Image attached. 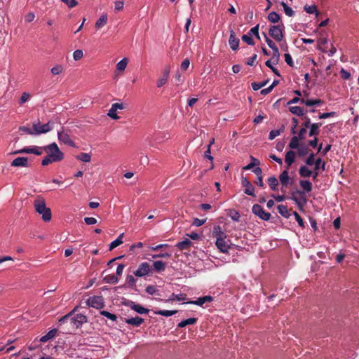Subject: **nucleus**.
I'll return each instance as SVG.
<instances>
[{"mask_svg": "<svg viewBox=\"0 0 359 359\" xmlns=\"http://www.w3.org/2000/svg\"><path fill=\"white\" fill-rule=\"evenodd\" d=\"M57 332V330L55 328L50 330V331L48 332V333L46 335L42 336L39 339V341L43 342V343L48 341V340L53 339L56 335Z\"/></svg>", "mask_w": 359, "mask_h": 359, "instance_id": "nucleus-22", "label": "nucleus"}, {"mask_svg": "<svg viewBox=\"0 0 359 359\" xmlns=\"http://www.w3.org/2000/svg\"><path fill=\"white\" fill-rule=\"evenodd\" d=\"M228 215L231 218V219L234 222H239L241 215L240 213L234 210V209H230L229 210Z\"/></svg>", "mask_w": 359, "mask_h": 359, "instance_id": "nucleus-34", "label": "nucleus"}, {"mask_svg": "<svg viewBox=\"0 0 359 359\" xmlns=\"http://www.w3.org/2000/svg\"><path fill=\"white\" fill-rule=\"evenodd\" d=\"M215 245L217 248L220 250V252L224 253H227L229 252V249L230 248V246L226 242L225 238L216 240Z\"/></svg>", "mask_w": 359, "mask_h": 359, "instance_id": "nucleus-18", "label": "nucleus"}, {"mask_svg": "<svg viewBox=\"0 0 359 359\" xmlns=\"http://www.w3.org/2000/svg\"><path fill=\"white\" fill-rule=\"evenodd\" d=\"M212 233V236L215 237L216 240L226 238V233L222 231L221 226L219 225H215L213 226Z\"/></svg>", "mask_w": 359, "mask_h": 359, "instance_id": "nucleus-19", "label": "nucleus"}, {"mask_svg": "<svg viewBox=\"0 0 359 359\" xmlns=\"http://www.w3.org/2000/svg\"><path fill=\"white\" fill-rule=\"evenodd\" d=\"M299 186L302 190L297 189L291 193L290 198L292 200L300 210H303L304 205L307 203L305 194L311 192L313 189L312 183L309 180H301Z\"/></svg>", "mask_w": 359, "mask_h": 359, "instance_id": "nucleus-1", "label": "nucleus"}, {"mask_svg": "<svg viewBox=\"0 0 359 359\" xmlns=\"http://www.w3.org/2000/svg\"><path fill=\"white\" fill-rule=\"evenodd\" d=\"M267 19L269 22L272 23H277L279 22L280 17L278 13L275 11H271V13H269Z\"/></svg>", "mask_w": 359, "mask_h": 359, "instance_id": "nucleus-31", "label": "nucleus"}, {"mask_svg": "<svg viewBox=\"0 0 359 359\" xmlns=\"http://www.w3.org/2000/svg\"><path fill=\"white\" fill-rule=\"evenodd\" d=\"M190 65V61L188 58L184 59L181 63L180 68L182 71H186Z\"/></svg>", "mask_w": 359, "mask_h": 359, "instance_id": "nucleus-64", "label": "nucleus"}, {"mask_svg": "<svg viewBox=\"0 0 359 359\" xmlns=\"http://www.w3.org/2000/svg\"><path fill=\"white\" fill-rule=\"evenodd\" d=\"M12 167H28V158L27 157H18L15 158L11 163Z\"/></svg>", "mask_w": 359, "mask_h": 359, "instance_id": "nucleus-16", "label": "nucleus"}, {"mask_svg": "<svg viewBox=\"0 0 359 359\" xmlns=\"http://www.w3.org/2000/svg\"><path fill=\"white\" fill-rule=\"evenodd\" d=\"M151 271V266L147 262H142L139 265L138 269L134 271V275L137 277H144L149 275Z\"/></svg>", "mask_w": 359, "mask_h": 359, "instance_id": "nucleus-10", "label": "nucleus"}, {"mask_svg": "<svg viewBox=\"0 0 359 359\" xmlns=\"http://www.w3.org/2000/svg\"><path fill=\"white\" fill-rule=\"evenodd\" d=\"M86 304L96 309H101L104 307V299L102 296H93L86 300Z\"/></svg>", "mask_w": 359, "mask_h": 359, "instance_id": "nucleus-9", "label": "nucleus"}, {"mask_svg": "<svg viewBox=\"0 0 359 359\" xmlns=\"http://www.w3.org/2000/svg\"><path fill=\"white\" fill-rule=\"evenodd\" d=\"M76 159L83 162L88 163L91 160V156L88 153H81L79 155L76 156Z\"/></svg>", "mask_w": 359, "mask_h": 359, "instance_id": "nucleus-37", "label": "nucleus"}, {"mask_svg": "<svg viewBox=\"0 0 359 359\" xmlns=\"http://www.w3.org/2000/svg\"><path fill=\"white\" fill-rule=\"evenodd\" d=\"M248 34H250L251 36L254 35L257 39H260L259 34V25H257L256 26L251 28L248 32Z\"/></svg>", "mask_w": 359, "mask_h": 359, "instance_id": "nucleus-46", "label": "nucleus"}, {"mask_svg": "<svg viewBox=\"0 0 359 359\" xmlns=\"http://www.w3.org/2000/svg\"><path fill=\"white\" fill-rule=\"evenodd\" d=\"M285 26L283 22L278 25H272L269 29V36L275 41L280 42L284 39Z\"/></svg>", "mask_w": 359, "mask_h": 359, "instance_id": "nucleus-6", "label": "nucleus"}, {"mask_svg": "<svg viewBox=\"0 0 359 359\" xmlns=\"http://www.w3.org/2000/svg\"><path fill=\"white\" fill-rule=\"evenodd\" d=\"M168 79L166 78V77H163V76L162 75L158 80H157V82H156V86L158 88H161L163 86H164L167 81H168Z\"/></svg>", "mask_w": 359, "mask_h": 359, "instance_id": "nucleus-58", "label": "nucleus"}, {"mask_svg": "<svg viewBox=\"0 0 359 359\" xmlns=\"http://www.w3.org/2000/svg\"><path fill=\"white\" fill-rule=\"evenodd\" d=\"M297 149H298V154L300 156H304L306 155L308 153V150H309L308 147L304 144L301 145Z\"/></svg>", "mask_w": 359, "mask_h": 359, "instance_id": "nucleus-53", "label": "nucleus"}, {"mask_svg": "<svg viewBox=\"0 0 359 359\" xmlns=\"http://www.w3.org/2000/svg\"><path fill=\"white\" fill-rule=\"evenodd\" d=\"M124 321L128 325L139 327L142 323H144V320L142 318L136 316L135 318H126Z\"/></svg>", "mask_w": 359, "mask_h": 359, "instance_id": "nucleus-20", "label": "nucleus"}, {"mask_svg": "<svg viewBox=\"0 0 359 359\" xmlns=\"http://www.w3.org/2000/svg\"><path fill=\"white\" fill-rule=\"evenodd\" d=\"M267 182L272 191L277 190V187L278 185V181L276 177H275L274 176L269 177L267 180Z\"/></svg>", "mask_w": 359, "mask_h": 359, "instance_id": "nucleus-29", "label": "nucleus"}, {"mask_svg": "<svg viewBox=\"0 0 359 359\" xmlns=\"http://www.w3.org/2000/svg\"><path fill=\"white\" fill-rule=\"evenodd\" d=\"M322 126V123H312L309 127V136H316L318 135L320 133V127Z\"/></svg>", "mask_w": 359, "mask_h": 359, "instance_id": "nucleus-21", "label": "nucleus"}, {"mask_svg": "<svg viewBox=\"0 0 359 359\" xmlns=\"http://www.w3.org/2000/svg\"><path fill=\"white\" fill-rule=\"evenodd\" d=\"M271 49L273 50V55L271 60H273V63L274 65H276L279 61L280 53L277 46Z\"/></svg>", "mask_w": 359, "mask_h": 359, "instance_id": "nucleus-40", "label": "nucleus"}, {"mask_svg": "<svg viewBox=\"0 0 359 359\" xmlns=\"http://www.w3.org/2000/svg\"><path fill=\"white\" fill-rule=\"evenodd\" d=\"M300 139L297 136H293L289 143V147L292 149H295L299 147V140Z\"/></svg>", "mask_w": 359, "mask_h": 359, "instance_id": "nucleus-42", "label": "nucleus"}, {"mask_svg": "<svg viewBox=\"0 0 359 359\" xmlns=\"http://www.w3.org/2000/svg\"><path fill=\"white\" fill-rule=\"evenodd\" d=\"M299 174L301 177L307 178L312 177L313 180H316L318 176V172H313L306 165H302L299 169Z\"/></svg>", "mask_w": 359, "mask_h": 359, "instance_id": "nucleus-11", "label": "nucleus"}, {"mask_svg": "<svg viewBox=\"0 0 359 359\" xmlns=\"http://www.w3.org/2000/svg\"><path fill=\"white\" fill-rule=\"evenodd\" d=\"M289 111L298 116H302L305 114L306 112L308 111H304L303 108L299 107V106H291L289 107Z\"/></svg>", "mask_w": 359, "mask_h": 359, "instance_id": "nucleus-23", "label": "nucleus"}, {"mask_svg": "<svg viewBox=\"0 0 359 359\" xmlns=\"http://www.w3.org/2000/svg\"><path fill=\"white\" fill-rule=\"evenodd\" d=\"M57 138L60 142H62L72 147H76L75 142L71 140L69 135L64 131L57 132Z\"/></svg>", "mask_w": 359, "mask_h": 359, "instance_id": "nucleus-12", "label": "nucleus"}, {"mask_svg": "<svg viewBox=\"0 0 359 359\" xmlns=\"http://www.w3.org/2000/svg\"><path fill=\"white\" fill-rule=\"evenodd\" d=\"M145 291L147 293H148L149 294H151V295L156 294V292H158L156 287L155 285H148L146 287Z\"/></svg>", "mask_w": 359, "mask_h": 359, "instance_id": "nucleus-57", "label": "nucleus"}, {"mask_svg": "<svg viewBox=\"0 0 359 359\" xmlns=\"http://www.w3.org/2000/svg\"><path fill=\"white\" fill-rule=\"evenodd\" d=\"M284 57L286 63L291 67H294V62L291 55L289 53H285Z\"/></svg>", "mask_w": 359, "mask_h": 359, "instance_id": "nucleus-63", "label": "nucleus"}, {"mask_svg": "<svg viewBox=\"0 0 359 359\" xmlns=\"http://www.w3.org/2000/svg\"><path fill=\"white\" fill-rule=\"evenodd\" d=\"M295 158V153L290 150L288 151L285 154V162L287 164V169L283 170L279 175V180L282 185V191L285 192L283 188H286L289 184L292 183V181L290 182V177L287 169L291 166V165L294 163Z\"/></svg>", "mask_w": 359, "mask_h": 359, "instance_id": "nucleus-4", "label": "nucleus"}, {"mask_svg": "<svg viewBox=\"0 0 359 359\" xmlns=\"http://www.w3.org/2000/svg\"><path fill=\"white\" fill-rule=\"evenodd\" d=\"M29 97H30V95L28 93H26V92L23 93L21 95L19 103L20 104L25 103L29 99Z\"/></svg>", "mask_w": 359, "mask_h": 359, "instance_id": "nucleus-61", "label": "nucleus"}, {"mask_svg": "<svg viewBox=\"0 0 359 359\" xmlns=\"http://www.w3.org/2000/svg\"><path fill=\"white\" fill-rule=\"evenodd\" d=\"M197 320L198 319L196 318H190L182 320L180 323H178L177 327L182 328V327H184L189 325H194L197 322Z\"/></svg>", "mask_w": 359, "mask_h": 359, "instance_id": "nucleus-27", "label": "nucleus"}, {"mask_svg": "<svg viewBox=\"0 0 359 359\" xmlns=\"http://www.w3.org/2000/svg\"><path fill=\"white\" fill-rule=\"evenodd\" d=\"M282 131H283V130H280V129L273 130L270 131L269 135V139L270 140H273L275 137L280 135V134L281 133Z\"/></svg>", "mask_w": 359, "mask_h": 359, "instance_id": "nucleus-54", "label": "nucleus"}, {"mask_svg": "<svg viewBox=\"0 0 359 359\" xmlns=\"http://www.w3.org/2000/svg\"><path fill=\"white\" fill-rule=\"evenodd\" d=\"M229 43L231 48L233 50H238L240 44V40L238 38L236 37V34L233 29L230 31V36L229 39Z\"/></svg>", "mask_w": 359, "mask_h": 359, "instance_id": "nucleus-15", "label": "nucleus"}, {"mask_svg": "<svg viewBox=\"0 0 359 359\" xmlns=\"http://www.w3.org/2000/svg\"><path fill=\"white\" fill-rule=\"evenodd\" d=\"M241 184L245 187L244 193L248 196L255 197V187L245 177H242Z\"/></svg>", "mask_w": 359, "mask_h": 359, "instance_id": "nucleus-13", "label": "nucleus"}, {"mask_svg": "<svg viewBox=\"0 0 359 359\" xmlns=\"http://www.w3.org/2000/svg\"><path fill=\"white\" fill-rule=\"evenodd\" d=\"M77 307L74 308L67 314L60 318L58 320L60 325H62L69 321L71 327L73 330L80 328L84 323L87 322V317L81 313L74 315Z\"/></svg>", "mask_w": 359, "mask_h": 359, "instance_id": "nucleus-3", "label": "nucleus"}, {"mask_svg": "<svg viewBox=\"0 0 359 359\" xmlns=\"http://www.w3.org/2000/svg\"><path fill=\"white\" fill-rule=\"evenodd\" d=\"M187 295L185 294H176L175 293H172L171 296L169 297L166 302H170L173 300H177V301H183L186 299Z\"/></svg>", "mask_w": 359, "mask_h": 359, "instance_id": "nucleus-35", "label": "nucleus"}, {"mask_svg": "<svg viewBox=\"0 0 359 359\" xmlns=\"http://www.w3.org/2000/svg\"><path fill=\"white\" fill-rule=\"evenodd\" d=\"M191 245V241L188 238H185L184 241L178 242L176 244V247L180 250L187 249Z\"/></svg>", "mask_w": 359, "mask_h": 359, "instance_id": "nucleus-32", "label": "nucleus"}, {"mask_svg": "<svg viewBox=\"0 0 359 359\" xmlns=\"http://www.w3.org/2000/svg\"><path fill=\"white\" fill-rule=\"evenodd\" d=\"M280 4L283 8L285 15H287V16H290V17H292L294 15V12L292 10V8L291 7H290L289 6H287L284 1H282L280 3Z\"/></svg>", "mask_w": 359, "mask_h": 359, "instance_id": "nucleus-38", "label": "nucleus"}, {"mask_svg": "<svg viewBox=\"0 0 359 359\" xmlns=\"http://www.w3.org/2000/svg\"><path fill=\"white\" fill-rule=\"evenodd\" d=\"M252 213L264 221H269L271 218V214L266 212L264 208L259 204H255L252 208Z\"/></svg>", "mask_w": 359, "mask_h": 359, "instance_id": "nucleus-8", "label": "nucleus"}, {"mask_svg": "<svg viewBox=\"0 0 359 359\" xmlns=\"http://www.w3.org/2000/svg\"><path fill=\"white\" fill-rule=\"evenodd\" d=\"M19 130L22 132L27 133V134L35 135V133H34V132H35V130L34 128L31 129L28 126H20L19 128Z\"/></svg>", "mask_w": 359, "mask_h": 359, "instance_id": "nucleus-52", "label": "nucleus"}, {"mask_svg": "<svg viewBox=\"0 0 359 359\" xmlns=\"http://www.w3.org/2000/svg\"><path fill=\"white\" fill-rule=\"evenodd\" d=\"M323 103V101L320 99H315V100H305L302 99V104H304L306 106H319Z\"/></svg>", "mask_w": 359, "mask_h": 359, "instance_id": "nucleus-24", "label": "nucleus"}, {"mask_svg": "<svg viewBox=\"0 0 359 359\" xmlns=\"http://www.w3.org/2000/svg\"><path fill=\"white\" fill-rule=\"evenodd\" d=\"M213 300V297L210 295L199 297L197 300H191L187 302L186 304H195L202 306L206 302H211Z\"/></svg>", "mask_w": 359, "mask_h": 359, "instance_id": "nucleus-17", "label": "nucleus"}, {"mask_svg": "<svg viewBox=\"0 0 359 359\" xmlns=\"http://www.w3.org/2000/svg\"><path fill=\"white\" fill-rule=\"evenodd\" d=\"M100 315L113 320V321H115L117 320V316L114 314V313H111L109 311H100Z\"/></svg>", "mask_w": 359, "mask_h": 359, "instance_id": "nucleus-44", "label": "nucleus"}, {"mask_svg": "<svg viewBox=\"0 0 359 359\" xmlns=\"http://www.w3.org/2000/svg\"><path fill=\"white\" fill-rule=\"evenodd\" d=\"M154 270L156 272L164 271L166 267V264L163 261H155L153 264Z\"/></svg>", "mask_w": 359, "mask_h": 359, "instance_id": "nucleus-25", "label": "nucleus"}, {"mask_svg": "<svg viewBox=\"0 0 359 359\" xmlns=\"http://www.w3.org/2000/svg\"><path fill=\"white\" fill-rule=\"evenodd\" d=\"M104 281L107 283H117L118 282V279L114 275H108L104 278Z\"/></svg>", "mask_w": 359, "mask_h": 359, "instance_id": "nucleus-45", "label": "nucleus"}, {"mask_svg": "<svg viewBox=\"0 0 359 359\" xmlns=\"http://www.w3.org/2000/svg\"><path fill=\"white\" fill-rule=\"evenodd\" d=\"M251 162L248 164L246 166L243 167L244 170H250L252 169L255 165H259L260 162L257 158H254L252 156H250Z\"/></svg>", "mask_w": 359, "mask_h": 359, "instance_id": "nucleus-41", "label": "nucleus"}, {"mask_svg": "<svg viewBox=\"0 0 359 359\" xmlns=\"http://www.w3.org/2000/svg\"><path fill=\"white\" fill-rule=\"evenodd\" d=\"M242 40L247 44L253 46L255 44L254 40L250 34H244L242 36Z\"/></svg>", "mask_w": 359, "mask_h": 359, "instance_id": "nucleus-48", "label": "nucleus"}, {"mask_svg": "<svg viewBox=\"0 0 359 359\" xmlns=\"http://www.w3.org/2000/svg\"><path fill=\"white\" fill-rule=\"evenodd\" d=\"M63 3H65L69 8H74L77 4L78 2L76 0H61Z\"/></svg>", "mask_w": 359, "mask_h": 359, "instance_id": "nucleus-62", "label": "nucleus"}, {"mask_svg": "<svg viewBox=\"0 0 359 359\" xmlns=\"http://www.w3.org/2000/svg\"><path fill=\"white\" fill-rule=\"evenodd\" d=\"M107 22V14H102L100 18L95 22V27L97 29H100L103 26H104Z\"/></svg>", "mask_w": 359, "mask_h": 359, "instance_id": "nucleus-28", "label": "nucleus"}, {"mask_svg": "<svg viewBox=\"0 0 359 359\" xmlns=\"http://www.w3.org/2000/svg\"><path fill=\"white\" fill-rule=\"evenodd\" d=\"M277 209L278 213L285 218H289L291 215L286 205H278Z\"/></svg>", "mask_w": 359, "mask_h": 359, "instance_id": "nucleus-26", "label": "nucleus"}, {"mask_svg": "<svg viewBox=\"0 0 359 359\" xmlns=\"http://www.w3.org/2000/svg\"><path fill=\"white\" fill-rule=\"evenodd\" d=\"M315 168L313 172H318V170L324 171L325 170V162L323 161L320 158H318L315 161Z\"/></svg>", "mask_w": 359, "mask_h": 359, "instance_id": "nucleus-30", "label": "nucleus"}, {"mask_svg": "<svg viewBox=\"0 0 359 359\" xmlns=\"http://www.w3.org/2000/svg\"><path fill=\"white\" fill-rule=\"evenodd\" d=\"M33 128L35 130V135L47 133L53 128V123L48 121L47 123L41 124L39 120L33 123Z\"/></svg>", "mask_w": 359, "mask_h": 359, "instance_id": "nucleus-7", "label": "nucleus"}, {"mask_svg": "<svg viewBox=\"0 0 359 359\" xmlns=\"http://www.w3.org/2000/svg\"><path fill=\"white\" fill-rule=\"evenodd\" d=\"M64 71V67L61 65H57L51 68L50 72L53 75H58Z\"/></svg>", "mask_w": 359, "mask_h": 359, "instance_id": "nucleus-43", "label": "nucleus"}, {"mask_svg": "<svg viewBox=\"0 0 359 359\" xmlns=\"http://www.w3.org/2000/svg\"><path fill=\"white\" fill-rule=\"evenodd\" d=\"M43 150L48 154L41 161V165L43 166L54 162H60L64 158V154L60 150L55 142L44 147Z\"/></svg>", "mask_w": 359, "mask_h": 359, "instance_id": "nucleus-2", "label": "nucleus"}, {"mask_svg": "<svg viewBox=\"0 0 359 359\" xmlns=\"http://www.w3.org/2000/svg\"><path fill=\"white\" fill-rule=\"evenodd\" d=\"M128 65V59L126 57L123 58L116 65V69L118 71H124Z\"/></svg>", "mask_w": 359, "mask_h": 359, "instance_id": "nucleus-39", "label": "nucleus"}, {"mask_svg": "<svg viewBox=\"0 0 359 359\" xmlns=\"http://www.w3.org/2000/svg\"><path fill=\"white\" fill-rule=\"evenodd\" d=\"M123 233H121L118 237L112 241L109 245V250H111L114 249L115 248L118 247L123 243Z\"/></svg>", "mask_w": 359, "mask_h": 359, "instance_id": "nucleus-33", "label": "nucleus"}, {"mask_svg": "<svg viewBox=\"0 0 359 359\" xmlns=\"http://www.w3.org/2000/svg\"><path fill=\"white\" fill-rule=\"evenodd\" d=\"M262 34L264 37L266 43H267V45L269 46V47L270 48L276 47V45L275 44V43L271 39H269V37L267 36V34L265 32H262Z\"/></svg>", "mask_w": 359, "mask_h": 359, "instance_id": "nucleus-51", "label": "nucleus"}, {"mask_svg": "<svg viewBox=\"0 0 359 359\" xmlns=\"http://www.w3.org/2000/svg\"><path fill=\"white\" fill-rule=\"evenodd\" d=\"M126 282L129 287H133L135 286L136 280L133 275H128L126 276Z\"/></svg>", "mask_w": 359, "mask_h": 359, "instance_id": "nucleus-47", "label": "nucleus"}, {"mask_svg": "<svg viewBox=\"0 0 359 359\" xmlns=\"http://www.w3.org/2000/svg\"><path fill=\"white\" fill-rule=\"evenodd\" d=\"M292 215L294 216L296 221L297 222L299 226L304 228V222L303 221V219L300 217V215L296 212L294 211L292 212Z\"/></svg>", "mask_w": 359, "mask_h": 359, "instance_id": "nucleus-55", "label": "nucleus"}, {"mask_svg": "<svg viewBox=\"0 0 359 359\" xmlns=\"http://www.w3.org/2000/svg\"><path fill=\"white\" fill-rule=\"evenodd\" d=\"M157 315H161L165 317L171 316L177 313V310L169 311V310H159L154 312Z\"/></svg>", "mask_w": 359, "mask_h": 359, "instance_id": "nucleus-36", "label": "nucleus"}, {"mask_svg": "<svg viewBox=\"0 0 359 359\" xmlns=\"http://www.w3.org/2000/svg\"><path fill=\"white\" fill-rule=\"evenodd\" d=\"M315 154L313 153H311L308 158L306 159L305 163L307 165H312L315 163Z\"/></svg>", "mask_w": 359, "mask_h": 359, "instance_id": "nucleus-59", "label": "nucleus"}, {"mask_svg": "<svg viewBox=\"0 0 359 359\" xmlns=\"http://www.w3.org/2000/svg\"><path fill=\"white\" fill-rule=\"evenodd\" d=\"M43 150V147H39L36 146L31 147V154H34L37 156H40L42 154Z\"/></svg>", "mask_w": 359, "mask_h": 359, "instance_id": "nucleus-56", "label": "nucleus"}, {"mask_svg": "<svg viewBox=\"0 0 359 359\" xmlns=\"http://www.w3.org/2000/svg\"><path fill=\"white\" fill-rule=\"evenodd\" d=\"M34 206L37 213L41 215L42 219L47 222L51 220L52 213L49 208L46 207L45 199L38 196L34 201Z\"/></svg>", "mask_w": 359, "mask_h": 359, "instance_id": "nucleus-5", "label": "nucleus"}, {"mask_svg": "<svg viewBox=\"0 0 359 359\" xmlns=\"http://www.w3.org/2000/svg\"><path fill=\"white\" fill-rule=\"evenodd\" d=\"M126 305L130 307L131 309H133V311L140 314H146L149 311V309L143 307L140 304H136L133 301L128 302V303H126Z\"/></svg>", "mask_w": 359, "mask_h": 359, "instance_id": "nucleus-14", "label": "nucleus"}, {"mask_svg": "<svg viewBox=\"0 0 359 359\" xmlns=\"http://www.w3.org/2000/svg\"><path fill=\"white\" fill-rule=\"evenodd\" d=\"M83 56V51L81 50H76L73 53L74 60L77 61L81 60Z\"/></svg>", "mask_w": 359, "mask_h": 359, "instance_id": "nucleus-60", "label": "nucleus"}, {"mask_svg": "<svg viewBox=\"0 0 359 359\" xmlns=\"http://www.w3.org/2000/svg\"><path fill=\"white\" fill-rule=\"evenodd\" d=\"M304 8L306 11V12L308 13H310V14L316 13V15L318 14L316 6L314 5H312V6L306 5Z\"/></svg>", "mask_w": 359, "mask_h": 359, "instance_id": "nucleus-49", "label": "nucleus"}, {"mask_svg": "<svg viewBox=\"0 0 359 359\" xmlns=\"http://www.w3.org/2000/svg\"><path fill=\"white\" fill-rule=\"evenodd\" d=\"M107 115L114 120H118L119 118V116L116 114V110L112 107H111L109 110Z\"/></svg>", "mask_w": 359, "mask_h": 359, "instance_id": "nucleus-50", "label": "nucleus"}]
</instances>
